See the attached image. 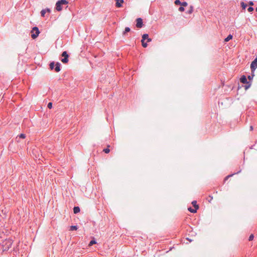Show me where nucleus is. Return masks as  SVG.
<instances>
[{"mask_svg":"<svg viewBox=\"0 0 257 257\" xmlns=\"http://www.w3.org/2000/svg\"><path fill=\"white\" fill-rule=\"evenodd\" d=\"M13 242L11 238L6 239L2 242V247L3 251H8L12 246Z\"/></svg>","mask_w":257,"mask_h":257,"instance_id":"obj_1","label":"nucleus"},{"mask_svg":"<svg viewBox=\"0 0 257 257\" xmlns=\"http://www.w3.org/2000/svg\"><path fill=\"white\" fill-rule=\"evenodd\" d=\"M68 4V2L66 0H59L56 3L55 9L58 12L61 11L62 10V6L67 5Z\"/></svg>","mask_w":257,"mask_h":257,"instance_id":"obj_2","label":"nucleus"},{"mask_svg":"<svg viewBox=\"0 0 257 257\" xmlns=\"http://www.w3.org/2000/svg\"><path fill=\"white\" fill-rule=\"evenodd\" d=\"M241 83L245 84L244 87L245 90L248 89L251 86V82L248 81L245 75H242L240 78Z\"/></svg>","mask_w":257,"mask_h":257,"instance_id":"obj_3","label":"nucleus"},{"mask_svg":"<svg viewBox=\"0 0 257 257\" xmlns=\"http://www.w3.org/2000/svg\"><path fill=\"white\" fill-rule=\"evenodd\" d=\"M40 31L37 27H34L33 28L31 31V37L33 39H36L39 36L40 34Z\"/></svg>","mask_w":257,"mask_h":257,"instance_id":"obj_4","label":"nucleus"},{"mask_svg":"<svg viewBox=\"0 0 257 257\" xmlns=\"http://www.w3.org/2000/svg\"><path fill=\"white\" fill-rule=\"evenodd\" d=\"M61 56L63 57L61 59V62L64 64L68 63L69 61V55L67 52L66 51H63L61 54Z\"/></svg>","mask_w":257,"mask_h":257,"instance_id":"obj_5","label":"nucleus"},{"mask_svg":"<svg viewBox=\"0 0 257 257\" xmlns=\"http://www.w3.org/2000/svg\"><path fill=\"white\" fill-rule=\"evenodd\" d=\"M257 68V59H254L251 63L250 69L252 73H254L255 70Z\"/></svg>","mask_w":257,"mask_h":257,"instance_id":"obj_6","label":"nucleus"},{"mask_svg":"<svg viewBox=\"0 0 257 257\" xmlns=\"http://www.w3.org/2000/svg\"><path fill=\"white\" fill-rule=\"evenodd\" d=\"M174 4L176 6L180 5L184 7L188 6V3L186 2H181L180 0H175L174 2Z\"/></svg>","mask_w":257,"mask_h":257,"instance_id":"obj_7","label":"nucleus"},{"mask_svg":"<svg viewBox=\"0 0 257 257\" xmlns=\"http://www.w3.org/2000/svg\"><path fill=\"white\" fill-rule=\"evenodd\" d=\"M136 27L138 28H141L143 25V19L141 18H139L136 20Z\"/></svg>","mask_w":257,"mask_h":257,"instance_id":"obj_8","label":"nucleus"},{"mask_svg":"<svg viewBox=\"0 0 257 257\" xmlns=\"http://www.w3.org/2000/svg\"><path fill=\"white\" fill-rule=\"evenodd\" d=\"M55 71L56 72H59L60 70H61V63L57 62H56V64H55Z\"/></svg>","mask_w":257,"mask_h":257,"instance_id":"obj_9","label":"nucleus"},{"mask_svg":"<svg viewBox=\"0 0 257 257\" xmlns=\"http://www.w3.org/2000/svg\"><path fill=\"white\" fill-rule=\"evenodd\" d=\"M115 6L117 8H120L122 7V5L123 3V0H115Z\"/></svg>","mask_w":257,"mask_h":257,"instance_id":"obj_10","label":"nucleus"},{"mask_svg":"<svg viewBox=\"0 0 257 257\" xmlns=\"http://www.w3.org/2000/svg\"><path fill=\"white\" fill-rule=\"evenodd\" d=\"M80 211V209L79 206H74L73 208V212L74 214H77Z\"/></svg>","mask_w":257,"mask_h":257,"instance_id":"obj_11","label":"nucleus"},{"mask_svg":"<svg viewBox=\"0 0 257 257\" xmlns=\"http://www.w3.org/2000/svg\"><path fill=\"white\" fill-rule=\"evenodd\" d=\"M193 10H194L193 6H190L189 9L187 11L186 13L188 14H192L193 13Z\"/></svg>","mask_w":257,"mask_h":257,"instance_id":"obj_12","label":"nucleus"},{"mask_svg":"<svg viewBox=\"0 0 257 257\" xmlns=\"http://www.w3.org/2000/svg\"><path fill=\"white\" fill-rule=\"evenodd\" d=\"M233 38V36L231 34H229L227 36L226 38H225L224 41L227 42L231 40Z\"/></svg>","mask_w":257,"mask_h":257,"instance_id":"obj_13","label":"nucleus"},{"mask_svg":"<svg viewBox=\"0 0 257 257\" xmlns=\"http://www.w3.org/2000/svg\"><path fill=\"white\" fill-rule=\"evenodd\" d=\"M197 208L196 207V208H192V207H190L188 208V210L191 212V213H195L197 212Z\"/></svg>","mask_w":257,"mask_h":257,"instance_id":"obj_14","label":"nucleus"},{"mask_svg":"<svg viewBox=\"0 0 257 257\" xmlns=\"http://www.w3.org/2000/svg\"><path fill=\"white\" fill-rule=\"evenodd\" d=\"M149 37V35L148 34H144L142 35V39L141 41H145L147 40Z\"/></svg>","mask_w":257,"mask_h":257,"instance_id":"obj_15","label":"nucleus"},{"mask_svg":"<svg viewBox=\"0 0 257 257\" xmlns=\"http://www.w3.org/2000/svg\"><path fill=\"white\" fill-rule=\"evenodd\" d=\"M55 62H50L49 64V67L51 70L55 69Z\"/></svg>","mask_w":257,"mask_h":257,"instance_id":"obj_16","label":"nucleus"},{"mask_svg":"<svg viewBox=\"0 0 257 257\" xmlns=\"http://www.w3.org/2000/svg\"><path fill=\"white\" fill-rule=\"evenodd\" d=\"M192 205L193 206V207H194L195 208H196H196H197V209H199V206H198V205H197V201H196V200H194V201H193L192 202Z\"/></svg>","mask_w":257,"mask_h":257,"instance_id":"obj_17","label":"nucleus"},{"mask_svg":"<svg viewBox=\"0 0 257 257\" xmlns=\"http://www.w3.org/2000/svg\"><path fill=\"white\" fill-rule=\"evenodd\" d=\"M78 229V227L77 225H71L70 227V230L73 231V230H76Z\"/></svg>","mask_w":257,"mask_h":257,"instance_id":"obj_18","label":"nucleus"},{"mask_svg":"<svg viewBox=\"0 0 257 257\" xmlns=\"http://www.w3.org/2000/svg\"><path fill=\"white\" fill-rule=\"evenodd\" d=\"M130 31H131V29L129 27H125L124 31L123 32V35H125V34L126 33L130 32Z\"/></svg>","mask_w":257,"mask_h":257,"instance_id":"obj_19","label":"nucleus"},{"mask_svg":"<svg viewBox=\"0 0 257 257\" xmlns=\"http://www.w3.org/2000/svg\"><path fill=\"white\" fill-rule=\"evenodd\" d=\"M241 171V169H240L238 171H237L236 173H234L233 174H230L226 176V178H229L233 176L234 174H238L240 173Z\"/></svg>","mask_w":257,"mask_h":257,"instance_id":"obj_20","label":"nucleus"},{"mask_svg":"<svg viewBox=\"0 0 257 257\" xmlns=\"http://www.w3.org/2000/svg\"><path fill=\"white\" fill-rule=\"evenodd\" d=\"M142 45L144 48H146L148 46V44L145 41H141Z\"/></svg>","mask_w":257,"mask_h":257,"instance_id":"obj_21","label":"nucleus"},{"mask_svg":"<svg viewBox=\"0 0 257 257\" xmlns=\"http://www.w3.org/2000/svg\"><path fill=\"white\" fill-rule=\"evenodd\" d=\"M254 73H252L251 72V75H248V77H247V78L248 79V81H250L251 82V80L253 78V77L254 76Z\"/></svg>","mask_w":257,"mask_h":257,"instance_id":"obj_22","label":"nucleus"},{"mask_svg":"<svg viewBox=\"0 0 257 257\" xmlns=\"http://www.w3.org/2000/svg\"><path fill=\"white\" fill-rule=\"evenodd\" d=\"M46 13V12H45V11L44 9H43L40 12L41 16L42 17H45Z\"/></svg>","mask_w":257,"mask_h":257,"instance_id":"obj_23","label":"nucleus"},{"mask_svg":"<svg viewBox=\"0 0 257 257\" xmlns=\"http://www.w3.org/2000/svg\"><path fill=\"white\" fill-rule=\"evenodd\" d=\"M241 6L242 9H244V10L245 9V8L247 7V5L245 3H244V2L241 3Z\"/></svg>","mask_w":257,"mask_h":257,"instance_id":"obj_24","label":"nucleus"},{"mask_svg":"<svg viewBox=\"0 0 257 257\" xmlns=\"http://www.w3.org/2000/svg\"><path fill=\"white\" fill-rule=\"evenodd\" d=\"M178 11L181 12H183L185 11L184 7L183 6H181L179 8Z\"/></svg>","mask_w":257,"mask_h":257,"instance_id":"obj_25","label":"nucleus"},{"mask_svg":"<svg viewBox=\"0 0 257 257\" xmlns=\"http://www.w3.org/2000/svg\"><path fill=\"white\" fill-rule=\"evenodd\" d=\"M253 238H254V235L253 234H251L249 236V238H248V240L249 241H251L253 239Z\"/></svg>","mask_w":257,"mask_h":257,"instance_id":"obj_26","label":"nucleus"},{"mask_svg":"<svg viewBox=\"0 0 257 257\" xmlns=\"http://www.w3.org/2000/svg\"><path fill=\"white\" fill-rule=\"evenodd\" d=\"M19 138L22 139H24L26 138V135L24 134H21L19 136Z\"/></svg>","mask_w":257,"mask_h":257,"instance_id":"obj_27","label":"nucleus"},{"mask_svg":"<svg viewBox=\"0 0 257 257\" xmlns=\"http://www.w3.org/2000/svg\"><path fill=\"white\" fill-rule=\"evenodd\" d=\"M254 10V9L252 7H249L247 9V11L248 12H252Z\"/></svg>","mask_w":257,"mask_h":257,"instance_id":"obj_28","label":"nucleus"},{"mask_svg":"<svg viewBox=\"0 0 257 257\" xmlns=\"http://www.w3.org/2000/svg\"><path fill=\"white\" fill-rule=\"evenodd\" d=\"M52 106H53V104H52V103L51 102H49L48 105H47V107L49 109H51L52 108Z\"/></svg>","mask_w":257,"mask_h":257,"instance_id":"obj_29","label":"nucleus"},{"mask_svg":"<svg viewBox=\"0 0 257 257\" xmlns=\"http://www.w3.org/2000/svg\"><path fill=\"white\" fill-rule=\"evenodd\" d=\"M96 243V241L95 240H91L90 242H89V245H93V244H95Z\"/></svg>","mask_w":257,"mask_h":257,"instance_id":"obj_30","label":"nucleus"},{"mask_svg":"<svg viewBox=\"0 0 257 257\" xmlns=\"http://www.w3.org/2000/svg\"><path fill=\"white\" fill-rule=\"evenodd\" d=\"M103 151L105 153L107 154V153H108L110 152V150L108 148H105V149H103Z\"/></svg>","mask_w":257,"mask_h":257,"instance_id":"obj_31","label":"nucleus"},{"mask_svg":"<svg viewBox=\"0 0 257 257\" xmlns=\"http://www.w3.org/2000/svg\"><path fill=\"white\" fill-rule=\"evenodd\" d=\"M44 10L46 12H48V13H50L51 12V10L49 8H46V9H45Z\"/></svg>","mask_w":257,"mask_h":257,"instance_id":"obj_32","label":"nucleus"},{"mask_svg":"<svg viewBox=\"0 0 257 257\" xmlns=\"http://www.w3.org/2000/svg\"><path fill=\"white\" fill-rule=\"evenodd\" d=\"M148 42H150L152 41V39L148 37V38L147 39Z\"/></svg>","mask_w":257,"mask_h":257,"instance_id":"obj_33","label":"nucleus"},{"mask_svg":"<svg viewBox=\"0 0 257 257\" xmlns=\"http://www.w3.org/2000/svg\"><path fill=\"white\" fill-rule=\"evenodd\" d=\"M253 126H252V125H251V126H250V131H252V130H253Z\"/></svg>","mask_w":257,"mask_h":257,"instance_id":"obj_34","label":"nucleus"},{"mask_svg":"<svg viewBox=\"0 0 257 257\" xmlns=\"http://www.w3.org/2000/svg\"><path fill=\"white\" fill-rule=\"evenodd\" d=\"M209 197H210V200L209 201V202H210V201L213 199V197L211 196L210 195L209 196Z\"/></svg>","mask_w":257,"mask_h":257,"instance_id":"obj_35","label":"nucleus"},{"mask_svg":"<svg viewBox=\"0 0 257 257\" xmlns=\"http://www.w3.org/2000/svg\"><path fill=\"white\" fill-rule=\"evenodd\" d=\"M249 4L250 5H253V3L252 2H250Z\"/></svg>","mask_w":257,"mask_h":257,"instance_id":"obj_36","label":"nucleus"},{"mask_svg":"<svg viewBox=\"0 0 257 257\" xmlns=\"http://www.w3.org/2000/svg\"><path fill=\"white\" fill-rule=\"evenodd\" d=\"M228 178H226V177L225 178V179H224V180L225 181V180H227Z\"/></svg>","mask_w":257,"mask_h":257,"instance_id":"obj_37","label":"nucleus"},{"mask_svg":"<svg viewBox=\"0 0 257 257\" xmlns=\"http://www.w3.org/2000/svg\"><path fill=\"white\" fill-rule=\"evenodd\" d=\"M187 239L188 240H189V241H192V240H191V239H189V238H187Z\"/></svg>","mask_w":257,"mask_h":257,"instance_id":"obj_38","label":"nucleus"},{"mask_svg":"<svg viewBox=\"0 0 257 257\" xmlns=\"http://www.w3.org/2000/svg\"><path fill=\"white\" fill-rule=\"evenodd\" d=\"M255 146V145L254 146H252L251 147H250V149H253V147Z\"/></svg>","mask_w":257,"mask_h":257,"instance_id":"obj_39","label":"nucleus"},{"mask_svg":"<svg viewBox=\"0 0 257 257\" xmlns=\"http://www.w3.org/2000/svg\"><path fill=\"white\" fill-rule=\"evenodd\" d=\"M255 11L257 12V7L255 9Z\"/></svg>","mask_w":257,"mask_h":257,"instance_id":"obj_40","label":"nucleus"},{"mask_svg":"<svg viewBox=\"0 0 257 257\" xmlns=\"http://www.w3.org/2000/svg\"><path fill=\"white\" fill-rule=\"evenodd\" d=\"M256 144H257V141L255 142V145H256Z\"/></svg>","mask_w":257,"mask_h":257,"instance_id":"obj_41","label":"nucleus"},{"mask_svg":"<svg viewBox=\"0 0 257 257\" xmlns=\"http://www.w3.org/2000/svg\"><path fill=\"white\" fill-rule=\"evenodd\" d=\"M255 59H257V57Z\"/></svg>","mask_w":257,"mask_h":257,"instance_id":"obj_42","label":"nucleus"},{"mask_svg":"<svg viewBox=\"0 0 257 257\" xmlns=\"http://www.w3.org/2000/svg\"><path fill=\"white\" fill-rule=\"evenodd\" d=\"M256 150H257V149H255Z\"/></svg>","mask_w":257,"mask_h":257,"instance_id":"obj_43","label":"nucleus"}]
</instances>
